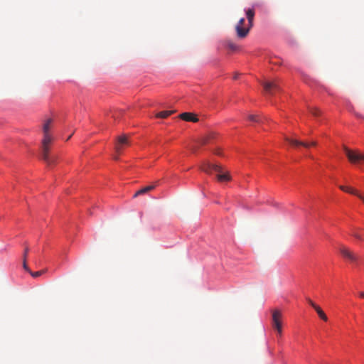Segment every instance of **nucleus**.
Instances as JSON below:
<instances>
[{"label":"nucleus","instance_id":"26","mask_svg":"<svg viewBox=\"0 0 364 364\" xmlns=\"http://www.w3.org/2000/svg\"><path fill=\"white\" fill-rule=\"evenodd\" d=\"M198 149V146H193V147L191 148V151H192L193 153H196Z\"/></svg>","mask_w":364,"mask_h":364},{"label":"nucleus","instance_id":"31","mask_svg":"<svg viewBox=\"0 0 364 364\" xmlns=\"http://www.w3.org/2000/svg\"><path fill=\"white\" fill-rule=\"evenodd\" d=\"M71 136H72V134H71V135H70V136L68 137L67 140H69V139L71 138Z\"/></svg>","mask_w":364,"mask_h":364},{"label":"nucleus","instance_id":"11","mask_svg":"<svg viewBox=\"0 0 364 364\" xmlns=\"http://www.w3.org/2000/svg\"><path fill=\"white\" fill-rule=\"evenodd\" d=\"M339 188L343 191H345V192H347V193H349L350 194H353V195H355V196H357L359 198H360L363 203H364V196H362L361 194H360L355 189H353L352 188H350V187H346V186H339Z\"/></svg>","mask_w":364,"mask_h":364},{"label":"nucleus","instance_id":"6","mask_svg":"<svg viewBox=\"0 0 364 364\" xmlns=\"http://www.w3.org/2000/svg\"><path fill=\"white\" fill-rule=\"evenodd\" d=\"M282 314L278 310H274L272 312V326L277 331L279 335L282 334V323H281Z\"/></svg>","mask_w":364,"mask_h":364},{"label":"nucleus","instance_id":"12","mask_svg":"<svg viewBox=\"0 0 364 364\" xmlns=\"http://www.w3.org/2000/svg\"><path fill=\"white\" fill-rule=\"evenodd\" d=\"M41 159L47 164V165L48 166H51L55 164V163L58 161V156H55V155L50 156L49 152H48V160H46L43 156V153H41Z\"/></svg>","mask_w":364,"mask_h":364},{"label":"nucleus","instance_id":"1","mask_svg":"<svg viewBox=\"0 0 364 364\" xmlns=\"http://www.w3.org/2000/svg\"><path fill=\"white\" fill-rule=\"evenodd\" d=\"M245 14L247 18L248 25L244 27L245 18H241L235 26L236 36L239 38H245L249 33L250 29L253 26V21L255 17V9H248L245 10Z\"/></svg>","mask_w":364,"mask_h":364},{"label":"nucleus","instance_id":"17","mask_svg":"<svg viewBox=\"0 0 364 364\" xmlns=\"http://www.w3.org/2000/svg\"><path fill=\"white\" fill-rule=\"evenodd\" d=\"M175 111L170 110V111H162L156 114V117L158 118H162L165 119L167 118L168 116H170L171 114H173Z\"/></svg>","mask_w":364,"mask_h":364},{"label":"nucleus","instance_id":"27","mask_svg":"<svg viewBox=\"0 0 364 364\" xmlns=\"http://www.w3.org/2000/svg\"><path fill=\"white\" fill-rule=\"evenodd\" d=\"M355 115H356V117H359V118H363V119H364V117H363L361 114H358V113H356V114H355Z\"/></svg>","mask_w":364,"mask_h":364},{"label":"nucleus","instance_id":"16","mask_svg":"<svg viewBox=\"0 0 364 364\" xmlns=\"http://www.w3.org/2000/svg\"><path fill=\"white\" fill-rule=\"evenodd\" d=\"M315 311L317 312L318 316L324 321H328V317L323 311L321 309L320 306H317L315 309Z\"/></svg>","mask_w":364,"mask_h":364},{"label":"nucleus","instance_id":"22","mask_svg":"<svg viewBox=\"0 0 364 364\" xmlns=\"http://www.w3.org/2000/svg\"><path fill=\"white\" fill-rule=\"evenodd\" d=\"M26 261L27 260H25V259H23V267L26 271L30 272L31 270L27 265Z\"/></svg>","mask_w":364,"mask_h":364},{"label":"nucleus","instance_id":"19","mask_svg":"<svg viewBox=\"0 0 364 364\" xmlns=\"http://www.w3.org/2000/svg\"><path fill=\"white\" fill-rule=\"evenodd\" d=\"M211 138H212V136H208L202 138L199 141V144L205 145V144H208L210 142Z\"/></svg>","mask_w":364,"mask_h":364},{"label":"nucleus","instance_id":"14","mask_svg":"<svg viewBox=\"0 0 364 364\" xmlns=\"http://www.w3.org/2000/svg\"><path fill=\"white\" fill-rule=\"evenodd\" d=\"M154 188H155V186L153 185L146 186V187L139 190L137 192H136L134 195V198H136L139 195L144 194V193L154 189Z\"/></svg>","mask_w":364,"mask_h":364},{"label":"nucleus","instance_id":"5","mask_svg":"<svg viewBox=\"0 0 364 364\" xmlns=\"http://www.w3.org/2000/svg\"><path fill=\"white\" fill-rule=\"evenodd\" d=\"M53 141V138L50 134H43V139L42 141V152L43 153V156L46 160L48 159V153L50 149V144Z\"/></svg>","mask_w":364,"mask_h":364},{"label":"nucleus","instance_id":"8","mask_svg":"<svg viewBox=\"0 0 364 364\" xmlns=\"http://www.w3.org/2000/svg\"><path fill=\"white\" fill-rule=\"evenodd\" d=\"M129 145V142L127 136L125 135L119 136L114 148L116 153L120 154L124 147Z\"/></svg>","mask_w":364,"mask_h":364},{"label":"nucleus","instance_id":"23","mask_svg":"<svg viewBox=\"0 0 364 364\" xmlns=\"http://www.w3.org/2000/svg\"><path fill=\"white\" fill-rule=\"evenodd\" d=\"M28 251H29V248L28 247H26L24 250V252L23 255V259H25V260H27V256H28Z\"/></svg>","mask_w":364,"mask_h":364},{"label":"nucleus","instance_id":"15","mask_svg":"<svg viewBox=\"0 0 364 364\" xmlns=\"http://www.w3.org/2000/svg\"><path fill=\"white\" fill-rule=\"evenodd\" d=\"M52 119H48L43 126V134H50L49 130L51 127Z\"/></svg>","mask_w":364,"mask_h":364},{"label":"nucleus","instance_id":"29","mask_svg":"<svg viewBox=\"0 0 364 364\" xmlns=\"http://www.w3.org/2000/svg\"><path fill=\"white\" fill-rule=\"evenodd\" d=\"M214 153H215V154H217V155H220V151H215Z\"/></svg>","mask_w":364,"mask_h":364},{"label":"nucleus","instance_id":"9","mask_svg":"<svg viewBox=\"0 0 364 364\" xmlns=\"http://www.w3.org/2000/svg\"><path fill=\"white\" fill-rule=\"evenodd\" d=\"M262 85L265 92L269 95H274L279 90V87L276 82H264Z\"/></svg>","mask_w":364,"mask_h":364},{"label":"nucleus","instance_id":"20","mask_svg":"<svg viewBox=\"0 0 364 364\" xmlns=\"http://www.w3.org/2000/svg\"><path fill=\"white\" fill-rule=\"evenodd\" d=\"M43 272H44V271H37V272H33L30 271V272H29V273L31 274V276H32L33 277L36 278V277H39V276L42 275V274H43Z\"/></svg>","mask_w":364,"mask_h":364},{"label":"nucleus","instance_id":"25","mask_svg":"<svg viewBox=\"0 0 364 364\" xmlns=\"http://www.w3.org/2000/svg\"><path fill=\"white\" fill-rule=\"evenodd\" d=\"M353 235L358 240H363V237L357 232L353 233Z\"/></svg>","mask_w":364,"mask_h":364},{"label":"nucleus","instance_id":"30","mask_svg":"<svg viewBox=\"0 0 364 364\" xmlns=\"http://www.w3.org/2000/svg\"><path fill=\"white\" fill-rule=\"evenodd\" d=\"M238 75L239 74H236L235 76H234V79H237L238 77Z\"/></svg>","mask_w":364,"mask_h":364},{"label":"nucleus","instance_id":"13","mask_svg":"<svg viewBox=\"0 0 364 364\" xmlns=\"http://www.w3.org/2000/svg\"><path fill=\"white\" fill-rule=\"evenodd\" d=\"M247 118L250 121L257 123H264L265 121H267V118L266 117H261L256 114H250Z\"/></svg>","mask_w":364,"mask_h":364},{"label":"nucleus","instance_id":"24","mask_svg":"<svg viewBox=\"0 0 364 364\" xmlns=\"http://www.w3.org/2000/svg\"><path fill=\"white\" fill-rule=\"evenodd\" d=\"M307 301L314 309H315L318 306L310 299H307Z\"/></svg>","mask_w":364,"mask_h":364},{"label":"nucleus","instance_id":"18","mask_svg":"<svg viewBox=\"0 0 364 364\" xmlns=\"http://www.w3.org/2000/svg\"><path fill=\"white\" fill-rule=\"evenodd\" d=\"M309 111L314 117H318L321 114V111L317 107H309Z\"/></svg>","mask_w":364,"mask_h":364},{"label":"nucleus","instance_id":"21","mask_svg":"<svg viewBox=\"0 0 364 364\" xmlns=\"http://www.w3.org/2000/svg\"><path fill=\"white\" fill-rule=\"evenodd\" d=\"M227 45H228V47L232 50H235L237 48V46L232 42L229 41V42H228Z\"/></svg>","mask_w":364,"mask_h":364},{"label":"nucleus","instance_id":"28","mask_svg":"<svg viewBox=\"0 0 364 364\" xmlns=\"http://www.w3.org/2000/svg\"><path fill=\"white\" fill-rule=\"evenodd\" d=\"M360 296L364 298V291L360 293Z\"/></svg>","mask_w":364,"mask_h":364},{"label":"nucleus","instance_id":"10","mask_svg":"<svg viewBox=\"0 0 364 364\" xmlns=\"http://www.w3.org/2000/svg\"><path fill=\"white\" fill-rule=\"evenodd\" d=\"M179 117L186 122H196L198 121V117L192 113L184 112L179 115Z\"/></svg>","mask_w":364,"mask_h":364},{"label":"nucleus","instance_id":"3","mask_svg":"<svg viewBox=\"0 0 364 364\" xmlns=\"http://www.w3.org/2000/svg\"><path fill=\"white\" fill-rule=\"evenodd\" d=\"M338 250L342 257L353 264H358L360 261V257L348 247L341 245Z\"/></svg>","mask_w":364,"mask_h":364},{"label":"nucleus","instance_id":"4","mask_svg":"<svg viewBox=\"0 0 364 364\" xmlns=\"http://www.w3.org/2000/svg\"><path fill=\"white\" fill-rule=\"evenodd\" d=\"M345 154L351 164H358L360 161H364V154H362L357 151H353L346 146H343Z\"/></svg>","mask_w":364,"mask_h":364},{"label":"nucleus","instance_id":"32","mask_svg":"<svg viewBox=\"0 0 364 364\" xmlns=\"http://www.w3.org/2000/svg\"><path fill=\"white\" fill-rule=\"evenodd\" d=\"M114 160H117V159H118V157H117V156H114Z\"/></svg>","mask_w":364,"mask_h":364},{"label":"nucleus","instance_id":"2","mask_svg":"<svg viewBox=\"0 0 364 364\" xmlns=\"http://www.w3.org/2000/svg\"><path fill=\"white\" fill-rule=\"evenodd\" d=\"M201 170L208 174L212 173L213 171L217 172V178L220 182L229 181L231 179L230 173L228 172H223L222 166L216 164L205 161L201 166Z\"/></svg>","mask_w":364,"mask_h":364},{"label":"nucleus","instance_id":"7","mask_svg":"<svg viewBox=\"0 0 364 364\" xmlns=\"http://www.w3.org/2000/svg\"><path fill=\"white\" fill-rule=\"evenodd\" d=\"M285 140L288 141L290 144L297 148L299 146H304L305 148H309L310 146H314L316 145V141H313L311 143L304 142L301 141H299L297 139H291L289 137H285Z\"/></svg>","mask_w":364,"mask_h":364}]
</instances>
